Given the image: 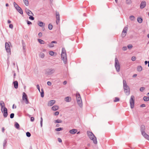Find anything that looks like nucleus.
<instances>
[{"mask_svg": "<svg viewBox=\"0 0 149 149\" xmlns=\"http://www.w3.org/2000/svg\"><path fill=\"white\" fill-rule=\"evenodd\" d=\"M130 19L132 21L134 20L135 19V17L134 16L131 15L130 16Z\"/></svg>", "mask_w": 149, "mask_h": 149, "instance_id": "c9c22d12", "label": "nucleus"}, {"mask_svg": "<svg viewBox=\"0 0 149 149\" xmlns=\"http://www.w3.org/2000/svg\"><path fill=\"white\" fill-rule=\"evenodd\" d=\"M54 52L52 51H50L49 52V54L52 56H53L54 54Z\"/></svg>", "mask_w": 149, "mask_h": 149, "instance_id": "c03bdc74", "label": "nucleus"}, {"mask_svg": "<svg viewBox=\"0 0 149 149\" xmlns=\"http://www.w3.org/2000/svg\"><path fill=\"white\" fill-rule=\"evenodd\" d=\"M142 70V67L141 66H139L137 67V70L140 72Z\"/></svg>", "mask_w": 149, "mask_h": 149, "instance_id": "bb28decb", "label": "nucleus"}, {"mask_svg": "<svg viewBox=\"0 0 149 149\" xmlns=\"http://www.w3.org/2000/svg\"><path fill=\"white\" fill-rule=\"evenodd\" d=\"M127 29L128 28L127 27H124L122 33V36L123 37H124L125 36Z\"/></svg>", "mask_w": 149, "mask_h": 149, "instance_id": "9d476101", "label": "nucleus"}, {"mask_svg": "<svg viewBox=\"0 0 149 149\" xmlns=\"http://www.w3.org/2000/svg\"><path fill=\"white\" fill-rule=\"evenodd\" d=\"M127 47L126 46L123 47V50L124 51H125L127 49Z\"/></svg>", "mask_w": 149, "mask_h": 149, "instance_id": "bf43d9fd", "label": "nucleus"}, {"mask_svg": "<svg viewBox=\"0 0 149 149\" xmlns=\"http://www.w3.org/2000/svg\"><path fill=\"white\" fill-rule=\"evenodd\" d=\"M24 101H25V102L26 104H28L29 103V101L28 98L24 99Z\"/></svg>", "mask_w": 149, "mask_h": 149, "instance_id": "49530a36", "label": "nucleus"}, {"mask_svg": "<svg viewBox=\"0 0 149 149\" xmlns=\"http://www.w3.org/2000/svg\"><path fill=\"white\" fill-rule=\"evenodd\" d=\"M77 100L78 104L80 107H81L82 106V103L81 99L80 94L79 93H77L76 94Z\"/></svg>", "mask_w": 149, "mask_h": 149, "instance_id": "39448f33", "label": "nucleus"}, {"mask_svg": "<svg viewBox=\"0 0 149 149\" xmlns=\"http://www.w3.org/2000/svg\"><path fill=\"white\" fill-rule=\"evenodd\" d=\"M146 107V105L144 104H142L141 105H140V107Z\"/></svg>", "mask_w": 149, "mask_h": 149, "instance_id": "0e129e2a", "label": "nucleus"}, {"mask_svg": "<svg viewBox=\"0 0 149 149\" xmlns=\"http://www.w3.org/2000/svg\"><path fill=\"white\" fill-rule=\"evenodd\" d=\"M13 72H14V74H13V78H15V77L16 76V73H15V71H13Z\"/></svg>", "mask_w": 149, "mask_h": 149, "instance_id": "338daca9", "label": "nucleus"}, {"mask_svg": "<svg viewBox=\"0 0 149 149\" xmlns=\"http://www.w3.org/2000/svg\"><path fill=\"white\" fill-rule=\"evenodd\" d=\"M67 81H64L63 82V84L64 85H65L67 84Z\"/></svg>", "mask_w": 149, "mask_h": 149, "instance_id": "69168bd1", "label": "nucleus"}, {"mask_svg": "<svg viewBox=\"0 0 149 149\" xmlns=\"http://www.w3.org/2000/svg\"><path fill=\"white\" fill-rule=\"evenodd\" d=\"M115 66L116 71L119 72L120 71V66L118 60L116 57L115 58Z\"/></svg>", "mask_w": 149, "mask_h": 149, "instance_id": "20e7f679", "label": "nucleus"}, {"mask_svg": "<svg viewBox=\"0 0 149 149\" xmlns=\"http://www.w3.org/2000/svg\"><path fill=\"white\" fill-rule=\"evenodd\" d=\"M69 97H67L65 98V100L67 102H69L70 101L69 100Z\"/></svg>", "mask_w": 149, "mask_h": 149, "instance_id": "4c0bfd02", "label": "nucleus"}, {"mask_svg": "<svg viewBox=\"0 0 149 149\" xmlns=\"http://www.w3.org/2000/svg\"><path fill=\"white\" fill-rule=\"evenodd\" d=\"M55 102V100H52L50 101L48 103V105L49 106H52Z\"/></svg>", "mask_w": 149, "mask_h": 149, "instance_id": "dca6fc26", "label": "nucleus"}, {"mask_svg": "<svg viewBox=\"0 0 149 149\" xmlns=\"http://www.w3.org/2000/svg\"><path fill=\"white\" fill-rule=\"evenodd\" d=\"M27 24L28 25L32 24V22H31L27 20Z\"/></svg>", "mask_w": 149, "mask_h": 149, "instance_id": "052dcab7", "label": "nucleus"}, {"mask_svg": "<svg viewBox=\"0 0 149 149\" xmlns=\"http://www.w3.org/2000/svg\"><path fill=\"white\" fill-rule=\"evenodd\" d=\"M53 26L51 24H49L48 25V28L49 30H52V29Z\"/></svg>", "mask_w": 149, "mask_h": 149, "instance_id": "e433bc0d", "label": "nucleus"}, {"mask_svg": "<svg viewBox=\"0 0 149 149\" xmlns=\"http://www.w3.org/2000/svg\"><path fill=\"white\" fill-rule=\"evenodd\" d=\"M47 85L49 86H50L52 85V83L50 81L47 82Z\"/></svg>", "mask_w": 149, "mask_h": 149, "instance_id": "680f3d73", "label": "nucleus"}, {"mask_svg": "<svg viewBox=\"0 0 149 149\" xmlns=\"http://www.w3.org/2000/svg\"><path fill=\"white\" fill-rule=\"evenodd\" d=\"M31 122H33L34 120V118L33 117H32L31 118Z\"/></svg>", "mask_w": 149, "mask_h": 149, "instance_id": "13d9d810", "label": "nucleus"}, {"mask_svg": "<svg viewBox=\"0 0 149 149\" xmlns=\"http://www.w3.org/2000/svg\"><path fill=\"white\" fill-rule=\"evenodd\" d=\"M59 107L57 105H54L52 107V109L54 111H56L58 109Z\"/></svg>", "mask_w": 149, "mask_h": 149, "instance_id": "6ab92c4d", "label": "nucleus"}, {"mask_svg": "<svg viewBox=\"0 0 149 149\" xmlns=\"http://www.w3.org/2000/svg\"><path fill=\"white\" fill-rule=\"evenodd\" d=\"M59 114V112L58 111H56L55 112L54 114V115H55V116H57Z\"/></svg>", "mask_w": 149, "mask_h": 149, "instance_id": "864d4df0", "label": "nucleus"}, {"mask_svg": "<svg viewBox=\"0 0 149 149\" xmlns=\"http://www.w3.org/2000/svg\"><path fill=\"white\" fill-rule=\"evenodd\" d=\"M145 89L144 87H141L140 88V91L141 92H143Z\"/></svg>", "mask_w": 149, "mask_h": 149, "instance_id": "09e8293b", "label": "nucleus"}, {"mask_svg": "<svg viewBox=\"0 0 149 149\" xmlns=\"http://www.w3.org/2000/svg\"><path fill=\"white\" fill-rule=\"evenodd\" d=\"M143 99L144 101H147L149 100V97H148L144 96L143 97Z\"/></svg>", "mask_w": 149, "mask_h": 149, "instance_id": "72a5a7b5", "label": "nucleus"}, {"mask_svg": "<svg viewBox=\"0 0 149 149\" xmlns=\"http://www.w3.org/2000/svg\"><path fill=\"white\" fill-rule=\"evenodd\" d=\"M58 141L59 142V143H61L62 142V140L60 138H58Z\"/></svg>", "mask_w": 149, "mask_h": 149, "instance_id": "e2e57ef3", "label": "nucleus"}, {"mask_svg": "<svg viewBox=\"0 0 149 149\" xmlns=\"http://www.w3.org/2000/svg\"><path fill=\"white\" fill-rule=\"evenodd\" d=\"M40 124L41 127H42V117L40 118Z\"/></svg>", "mask_w": 149, "mask_h": 149, "instance_id": "3c124183", "label": "nucleus"}, {"mask_svg": "<svg viewBox=\"0 0 149 149\" xmlns=\"http://www.w3.org/2000/svg\"><path fill=\"white\" fill-rule=\"evenodd\" d=\"M22 44L23 49L24 50L26 48V45L23 40H22Z\"/></svg>", "mask_w": 149, "mask_h": 149, "instance_id": "473e14b6", "label": "nucleus"}, {"mask_svg": "<svg viewBox=\"0 0 149 149\" xmlns=\"http://www.w3.org/2000/svg\"><path fill=\"white\" fill-rule=\"evenodd\" d=\"M63 129L61 127H59L58 128H56L55 129V130L56 131H59L62 130Z\"/></svg>", "mask_w": 149, "mask_h": 149, "instance_id": "a19ab883", "label": "nucleus"}, {"mask_svg": "<svg viewBox=\"0 0 149 149\" xmlns=\"http://www.w3.org/2000/svg\"><path fill=\"white\" fill-rule=\"evenodd\" d=\"M39 56L42 58H43L45 56L44 54L42 52H41Z\"/></svg>", "mask_w": 149, "mask_h": 149, "instance_id": "f704fd0d", "label": "nucleus"}, {"mask_svg": "<svg viewBox=\"0 0 149 149\" xmlns=\"http://www.w3.org/2000/svg\"><path fill=\"white\" fill-rule=\"evenodd\" d=\"M2 131L3 132H4L5 131V129L4 127H3L2 128Z\"/></svg>", "mask_w": 149, "mask_h": 149, "instance_id": "774afa93", "label": "nucleus"}, {"mask_svg": "<svg viewBox=\"0 0 149 149\" xmlns=\"http://www.w3.org/2000/svg\"><path fill=\"white\" fill-rule=\"evenodd\" d=\"M136 59V57L134 56H133L132 58V60L133 61H134Z\"/></svg>", "mask_w": 149, "mask_h": 149, "instance_id": "603ef678", "label": "nucleus"}, {"mask_svg": "<svg viewBox=\"0 0 149 149\" xmlns=\"http://www.w3.org/2000/svg\"><path fill=\"white\" fill-rule=\"evenodd\" d=\"M1 111L3 113V116L4 118H6L8 115V109L6 107L1 109Z\"/></svg>", "mask_w": 149, "mask_h": 149, "instance_id": "0eeeda50", "label": "nucleus"}, {"mask_svg": "<svg viewBox=\"0 0 149 149\" xmlns=\"http://www.w3.org/2000/svg\"><path fill=\"white\" fill-rule=\"evenodd\" d=\"M57 42L56 41H52L51 43H49L48 45V46L50 47H52L54 46V45L53 44V43L56 44Z\"/></svg>", "mask_w": 149, "mask_h": 149, "instance_id": "2eb2a0df", "label": "nucleus"}, {"mask_svg": "<svg viewBox=\"0 0 149 149\" xmlns=\"http://www.w3.org/2000/svg\"><path fill=\"white\" fill-rule=\"evenodd\" d=\"M0 103L1 107V109H3L4 107H5L4 103L3 101H1Z\"/></svg>", "mask_w": 149, "mask_h": 149, "instance_id": "b1692460", "label": "nucleus"}, {"mask_svg": "<svg viewBox=\"0 0 149 149\" xmlns=\"http://www.w3.org/2000/svg\"><path fill=\"white\" fill-rule=\"evenodd\" d=\"M130 107L131 109H133L134 107V95H132L130 100Z\"/></svg>", "mask_w": 149, "mask_h": 149, "instance_id": "423d86ee", "label": "nucleus"}, {"mask_svg": "<svg viewBox=\"0 0 149 149\" xmlns=\"http://www.w3.org/2000/svg\"><path fill=\"white\" fill-rule=\"evenodd\" d=\"M119 101V99L118 97H116L115 100H114V102H117Z\"/></svg>", "mask_w": 149, "mask_h": 149, "instance_id": "37998d69", "label": "nucleus"}, {"mask_svg": "<svg viewBox=\"0 0 149 149\" xmlns=\"http://www.w3.org/2000/svg\"><path fill=\"white\" fill-rule=\"evenodd\" d=\"M55 70L52 68H48L47 69V75H51L55 72Z\"/></svg>", "mask_w": 149, "mask_h": 149, "instance_id": "1a4fd4ad", "label": "nucleus"}, {"mask_svg": "<svg viewBox=\"0 0 149 149\" xmlns=\"http://www.w3.org/2000/svg\"><path fill=\"white\" fill-rule=\"evenodd\" d=\"M13 4L15 9H16L17 8L19 7L15 2H14Z\"/></svg>", "mask_w": 149, "mask_h": 149, "instance_id": "ea45409f", "label": "nucleus"}, {"mask_svg": "<svg viewBox=\"0 0 149 149\" xmlns=\"http://www.w3.org/2000/svg\"><path fill=\"white\" fill-rule=\"evenodd\" d=\"M13 84L14 85V87L15 89H17L18 88V84L17 81H15L13 82Z\"/></svg>", "mask_w": 149, "mask_h": 149, "instance_id": "ddd939ff", "label": "nucleus"}, {"mask_svg": "<svg viewBox=\"0 0 149 149\" xmlns=\"http://www.w3.org/2000/svg\"><path fill=\"white\" fill-rule=\"evenodd\" d=\"M40 93L41 97H44V92L43 89L42 88L41 89V92L40 91Z\"/></svg>", "mask_w": 149, "mask_h": 149, "instance_id": "393cba45", "label": "nucleus"}, {"mask_svg": "<svg viewBox=\"0 0 149 149\" xmlns=\"http://www.w3.org/2000/svg\"><path fill=\"white\" fill-rule=\"evenodd\" d=\"M133 46L131 44L128 45H127V47L130 49H131V48Z\"/></svg>", "mask_w": 149, "mask_h": 149, "instance_id": "8fccbe9b", "label": "nucleus"}, {"mask_svg": "<svg viewBox=\"0 0 149 149\" xmlns=\"http://www.w3.org/2000/svg\"><path fill=\"white\" fill-rule=\"evenodd\" d=\"M38 35L40 38L42 36V33L41 32H40L38 34Z\"/></svg>", "mask_w": 149, "mask_h": 149, "instance_id": "4d7b16f0", "label": "nucleus"}, {"mask_svg": "<svg viewBox=\"0 0 149 149\" xmlns=\"http://www.w3.org/2000/svg\"><path fill=\"white\" fill-rule=\"evenodd\" d=\"M36 87L38 90L40 92V87L39 85L38 84L37 85Z\"/></svg>", "mask_w": 149, "mask_h": 149, "instance_id": "6e6d98bb", "label": "nucleus"}, {"mask_svg": "<svg viewBox=\"0 0 149 149\" xmlns=\"http://www.w3.org/2000/svg\"><path fill=\"white\" fill-rule=\"evenodd\" d=\"M146 5V1H142L140 4V7L141 9L143 8Z\"/></svg>", "mask_w": 149, "mask_h": 149, "instance_id": "f8f14e48", "label": "nucleus"}, {"mask_svg": "<svg viewBox=\"0 0 149 149\" xmlns=\"http://www.w3.org/2000/svg\"><path fill=\"white\" fill-rule=\"evenodd\" d=\"M26 136L28 137H30L31 135L30 133L28 132H26Z\"/></svg>", "mask_w": 149, "mask_h": 149, "instance_id": "58836bf2", "label": "nucleus"}, {"mask_svg": "<svg viewBox=\"0 0 149 149\" xmlns=\"http://www.w3.org/2000/svg\"><path fill=\"white\" fill-rule=\"evenodd\" d=\"M56 24H58V23H59L60 21V15L59 13L57 11L56 12Z\"/></svg>", "mask_w": 149, "mask_h": 149, "instance_id": "9b49d317", "label": "nucleus"}, {"mask_svg": "<svg viewBox=\"0 0 149 149\" xmlns=\"http://www.w3.org/2000/svg\"><path fill=\"white\" fill-rule=\"evenodd\" d=\"M38 25L40 27L43 26H44L45 24L41 21H39L38 24Z\"/></svg>", "mask_w": 149, "mask_h": 149, "instance_id": "4be33fe9", "label": "nucleus"}, {"mask_svg": "<svg viewBox=\"0 0 149 149\" xmlns=\"http://www.w3.org/2000/svg\"><path fill=\"white\" fill-rule=\"evenodd\" d=\"M123 88L124 91L126 95H128L130 94V89L128 86L127 85L126 81L123 80Z\"/></svg>", "mask_w": 149, "mask_h": 149, "instance_id": "f257e3e1", "label": "nucleus"}, {"mask_svg": "<svg viewBox=\"0 0 149 149\" xmlns=\"http://www.w3.org/2000/svg\"><path fill=\"white\" fill-rule=\"evenodd\" d=\"M15 126L17 129H19V125L17 122H15Z\"/></svg>", "mask_w": 149, "mask_h": 149, "instance_id": "5701e85b", "label": "nucleus"}, {"mask_svg": "<svg viewBox=\"0 0 149 149\" xmlns=\"http://www.w3.org/2000/svg\"><path fill=\"white\" fill-rule=\"evenodd\" d=\"M145 126L144 125H142L141 126V134L143 133V132H145Z\"/></svg>", "mask_w": 149, "mask_h": 149, "instance_id": "a211bd4d", "label": "nucleus"}, {"mask_svg": "<svg viewBox=\"0 0 149 149\" xmlns=\"http://www.w3.org/2000/svg\"><path fill=\"white\" fill-rule=\"evenodd\" d=\"M132 2L131 0H127L126 3L127 4H130Z\"/></svg>", "mask_w": 149, "mask_h": 149, "instance_id": "a18cd8bd", "label": "nucleus"}, {"mask_svg": "<svg viewBox=\"0 0 149 149\" xmlns=\"http://www.w3.org/2000/svg\"><path fill=\"white\" fill-rule=\"evenodd\" d=\"M62 121L60 119H57V120H55L54 121V123H61Z\"/></svg>", "mask_w": 149, "mask_h": 149, "instance_id": "2f4dec72", "label": "nucleus"}, {"mask_svg": "<svg viewBox=\"0 0 149 149\" xmlns=\"http://www.w3.org/2000/svg\"><path fill=\"white\" fill-rule=\"evenodd\" d=\"M137 21L139 23H141L143 21L142 19L141 18L138 17L137 18Z\"/></svg>", "mask_w": 149, "mask_h": 149, "instance_id": "c756f323", "label": "nucleus"}, {"mask_svg": "<svg viewBox=\"0 0 149 149\" xmlns=\"http://www.w3.org/2000/svg\"><path fill=\"white\" fill-rule=\"evenodd\" d=\"M14 115L15 114L14 113H11L10 115V118L11 119L13 118L14 117Z\"/></svg>", "mask_w": 149, "mask_h": 149, "instance_id": "79ce46f5", "label": "nucleus"}, {"mask_svg": "<svg viewBox=\"0 0 149 149\" xmlns=\"http://www.w3.org/2000/svg\"><path fill=\"white\" fill-rule=\"evenodd\" d=\"M87 133V134L90 139L93 141V142L94 144H97V141L96 138L93 133L92 132H91L89 131H88Z\"/></svg>", "mask_w": 149, "mask_h": 149, "instance_id": "f03ea898", "label": "nucleus"}, {"mask_svg": "<svg viewBox=\"0 0 149 149\" xmlns=\"http://www.w3.org/2000/svg\"><path fill=\"white\" fill-rule=\"evenodd\" d=\"M27 11H28V12H27L26 10V11L27 13V14H28V15L29 16L30 15H33V13L30 10H29L28 9H27Z\"/></svg>", "mask_w": 149, "mask_h": 149, "instance_id": "a878e982", "label": "nucleus"}, {"mask_svg": "<svg viewBox=\"0 0 149 149\" xmlns=\"http://www.w3.org/2000/svg\"><path fill=\"white\" fill-rule=\"evenodd\" d=\"M29 18L31 20H33L34 19V18L31 15L29 16Z\"/></svg>", "mask_w": 149, "mask_h": 149, "instance_id": "de8ad7c7", "label": "nucleus"}, {"mask_svg": "<svg viewBox=\"0 0 149 149\" xmlns=\"http://www.w3.org/2000/svg\"><path fill=\"white\" fill-rule=\"evenodd\" d=\"M143 137L147 140H149V136L146 134L145 132L141 134Z\"/></svg>", "mask_w": 149, "mask_h": 149, "instance_id": "4468645a", "label": "nucleus"}, {"mask_svg": "<svg viewBox=\"0 0 149 149\" xmlns=\"http://www.w3.org/2000/svg\"><path fill=\"white\" fill-rule=\"evenodd\" d=\"M13 25L12 24H10L9 25V27L11 29L13 28Z\"/></svg>", "mask_w": 149, "mask_h": 149, "instance_id": "5fc2aeb1", "label": "nucleus"}, {"mask_svg": "<svg viewBox=\"0 0 149 149\" xmlns=\"http://www.w3.org/2000/svg\"><path fill=\"white\" fill-rule=\"evenodd\" d=\"M61 57L62 60L63 61L64 63L65 64L67 62V56L66 50L64 48H62V51L61 54Z\"/></svg>", "mask_w": 149, "mask_h": 149, "instance_id": "7ed1b4c3", "label": "nucleus"}, {"mask_svg": "<svg viewBox=\"0 0 149 149\" xmlns=\"http://www.w3.org/2000/svg\"><path fill=\"white\" fill-rule=\"evenodd\" d=\"M77 132V130L76 129H73L70 130L69 131V132L71 134H74L76 133Z\"/></svg>", "mask_w": 149, "mask_h": 149, "instance_id": "aec40b11", "label": "nucleus"}, {"mask_svg": "<svg viewBox=\"0 0 149 149\" xmlns=\"http://www.w3.org/2000/svg\"><path fill=\"white\" fill-rule=\"evenodd\" d=\"M16 9L22 15L23 14V10L21 8H20V7H19L17 8Z\"/></svg>", "mask_w": 149, "mask_h": 149, "instance_id": "f3484780", "label": "nucleus"}, {"mask_svg": "<svg viewBox=\"0 0 149 149\" xmlns=\"http://www.w3.org/2000/svg\"><path fill=\"white\" fill-rule=\"evenodd\" d=\"M5 47L6 51L8 53H10V46L9 44L7 42H6L5 43Z\"/></svg>", "mask_w": 149, "mask_h": 149, "instance_id": "6e6552de", "label": "nucleus"}, {"mask_svg": "<svg viewBox=\"0 0 149 149\" xmlns=\"http://www.w3.org/2000/svg\"><path fill=\"white\" fill-rule=\"evenodd\" d=\"M29 0H23L24 4L26 6H28L29 4Z\"/></svg>", "mask_w": 149, "mask_h": 149, "instance_id": "7c9ffc66", "label": "nucleus"}, {"mask_svg": "<svg viewBox=\"0 0 149 149\" xmlns=\"http://www.w3.org/2000/svg\"><path fill=\"white\" fill-rule=\"evenodd\" d=\"M38 40L39 43L40 44H44V41L41 39H38Z\"/></svg>", "mask_w": 149, "mask_h": 149, "instance_id": "c85d7f7f", "label": "nucleus"}, {"mask_svg": "<svg viewBox=\"0 0 149 149\" xmlns=\"http://www.w3.org/2000/svg\"><path fill=\"white\" fill-rule=\"evenodd\" d=\"M28 98L27 95L24 92L23 93L22 100H24V99Z\"/></svg>", "mask_w": 149, "mask_h": 149, "instance_id": "412c9836", "label": "nucleus"}, {"mask_svg": "<svg viewBox=\"0 0 149 149\" xmlns=\"http://www.w3.org/2000/svg\"><path fill=\"white\" fill-rule=\"evenodd\" d=\"M8 139L7 138L5 139L3 143V147H4L6 145V144L7 142Z\"/></svg>", "mask_w": 149, "mask_h": 149, "instance_id": "cd10ccee", "label": "nucleus"}]
</instances>
